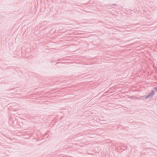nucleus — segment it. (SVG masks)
Listing matches in <instances>:
<instances>
[{"instance_id":"nucleus-3","label":"nucleus","mask_w":157,"mask_h":157,"mask_svg":"<svg viewBox=\"0 0 157 157\" xmlns=\"http://www.w3.org/2000/svg\"><path fill=\"white\" fill-rule=\"evenodd\" d=\"M113 6H117V5L116 4H112Z\"/></svg>"},{"instance_id":"nucleus-1","label":"nucleus","mask_w":157,"mask_h":157,"mask_svg":"<svg viewBox=\"0 0 157 157\" xmlns=\"http://www.w3.org/2000/svg\"><path fill=\"white\" fill-rule=\"evenodd\" d=\"M155 92L154 90H152L151 92L149 94L145 97V98L146 99H148L149 98H151L153 97V95L155 94Z\"/></svg>"},{"instance_id":"nucleus-2","label":"nucleus","mask_w":157,"mask_h":157,"mask_svg":"<svg viewBox=\"0 0 157 157\" xmlns=\"http://www.w3.org/2000/svg\"><path fill=\"white\" fill-rule=\"evenodd\" d=\"M154 89L157 91V87H155L154 88Z\"/></svg>"}]
</instances>
